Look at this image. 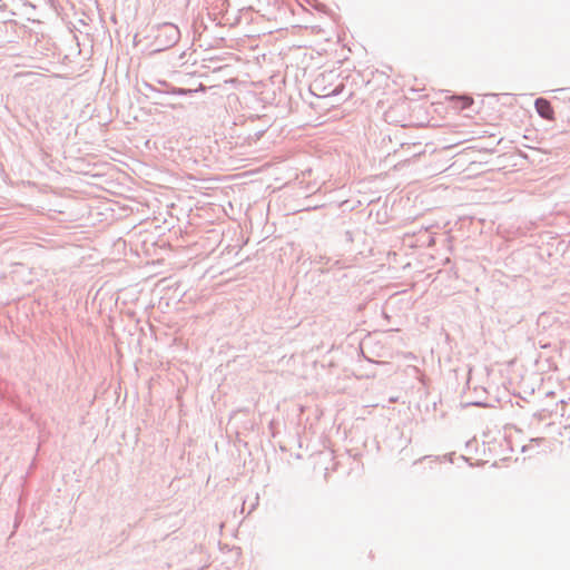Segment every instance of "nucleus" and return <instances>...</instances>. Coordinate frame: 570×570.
Here are the masks:
<instances>
[{"mask_svg": "<svg viewBox=\"0 0 570 570\" xmlns=\"http://www.w3.org/2000/svg\"><path fill=\"white\" fill-rule=\"evenodd\" d=\"M537 112L547 120H554V110L549 100L538 98L534 102Z\"/></svg>", "mask_w": 570, "mask_h": 570, "instance_id": "1", "label": "nucleus"}, {"mask_svg": "<svg viewBox=\"0 0 570 570\" xmlns=\"http://www.w3.org/2000/svg\"><path fill=\"white\" fill-rule=\"evenodd\" d=\"M451 108L454 110H463L473 105V98L470 96H451L446 98Z\"/></svg>", "mask_w": 570, "mask_h": 570, "instance_id": "2", "label": "nucleus"}]
</instances>
